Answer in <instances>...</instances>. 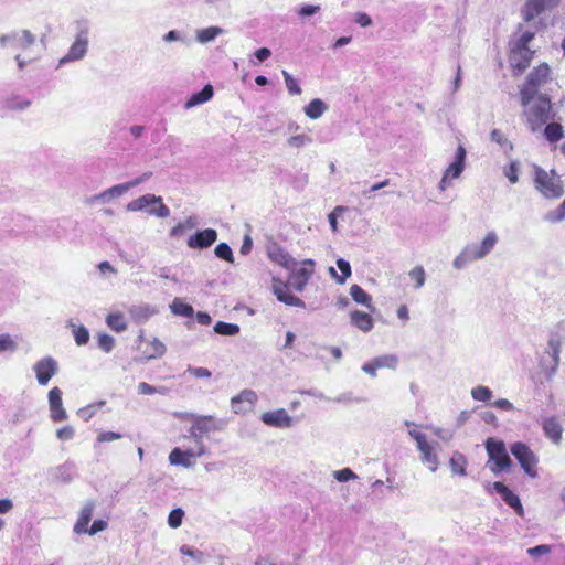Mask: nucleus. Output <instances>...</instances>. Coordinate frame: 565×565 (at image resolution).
<instances>
[{"label":"nucleus","mask_w":565,"mask_h":565,"mask_svg":"<svg viewBox=\"0 0 565 565\" xmlns=\"http://www.w3.org/2000/svg\"><path fill=\"white\" fill-rule=\"evenodd\" d=\"M534 31L525 30L521 33L513 34L512 39L510 40L509 63L514 72V75L522 74L530 66L534 51H532L527 45L534 39Z\"/></svg>","instance_id":"obj_1"},{"label":"nucleus","mask_w":565,"mask_h":565,"mask_svg":"<svg viewBox=\"0 0 565 565\" xmlns=\"http://www.w3.org/2000/svg\"><path fill=\"white\" fill-rule=\"evenodd\" d=\"M126 210L128 212H146L147 214L158 218H168L170 216V210L163 203V199L151 193L143 194L130 201L127 204Z\"/></svg>","instance_id":"obj_2"},{"label":"nucleus","mask_w":565,"mask_h":565,"mask_svg":"<svg viewBox=\"0 0 565 565\" xmlns=\"http://www.w3.org/2000/svg\"><path fill=\"white\" fill-rule=\"evenodd\" d=\"M494 247V233L490 232L480 244L467 245L461 253L456 256L452 265L456 269L465 268L469 263L478 260L488 255Z\"/></svg>","instance_id":"obj_3"},{"label":"nucleus","mask_w":565,"mask_h":565,"mask_svg":"<svg viewBox=\"0 0 565 565\" xmlns=\"http://www.w3.org/2000/svg\"><path fill=\"white\" fill-rule=\"evenodd\" d=\"M534 182L536 190L547 199H557L564 193L562 181L554 170L547 172L536 167Z\"/></svg>","instance_id":"obj_4"},{"label":"nucleus","mask_w":565,"mask_h":565,"mask_svg":"<svg viewBox=\"0 0 565 565\" xmlns=\"http://www.w3.org/2000/svg\"><path fill=\"white\" fill-rule=\"evenodd\" d=\"M409 436L416 441L417 449L422 454L423 463L427 465L430 471L435 472L438 469L439 460H438V451L440 450V446L438 443H429L426 438V435L417 431L409 430Z\"/></svg>","instance_id":"obj_5"},{"label":"nucleus","mask_w":565,"mask_h":565,"mask_svg":"<svg viewBox=\"0 0 565 565\" xmlns=\"http://www.w3.org/2000/svg\"><path fill=\"white\" fill-rule=\"evenodd\" d=\"M550 75V66L543 63L535 67L527 76L526 83L521 89V98L523 105H529L535 97L539 87L544 84Z\"/></svg>","instance_id":"obj_6"},{"label":"nucleus","mask_w":565,"mask_h":565,"mask_svg":"<svg viewBox=\"0 0 565 565\" xmlns=\"http://www.w3.org/2000/svg\"><path fill=\"white\" fill-rule=\"evenodd\" d=\"M88 34L89 28L87 22H79L75 40L66 55L60 60V65L79 61L85 57L88 50Z\"/></svg>","instance_id":"obj_7"},{"label":"nucleus","mask_w":565,"mask_h":565,"mask_svg":"<svg viewBox=\"0 0 565 565\" xmlns=\"http://www.w3.org/2000/svg\"><path fill=\"white\" fill-rule=\"evenodd\" d=\"M184 417L192 420V426L189 429V434L191 437H193L195 440L196 438H201V435L198 434H204L209 431H215L221 430L225 426V423L223 420H216L211 415H198L193 413H186L184 414Z\"/></svg>","instance_id":"obj_8"},{"label":"nucleus","mask_w":565,"mask_h":565,"mask_svg":"<svg viewBox=\"0 0 565 565\" xmlns=\"http://www.w3.org/2000/svg\"><path fill=\"white\" fill-rule=\"evenodd\" d=\"M526 115L532 131L540 129L552 119L550 99L545 96H540L536 103L527 108Z\"/></svg>","instance_id":"obj_9"},{"label":"nucleus","mask_w":565,"mask_h":565,"mask_svg":"<svg viewBox=\"0 0 565 565\" xmlns=\"http://www.w3.org/2000/svg\"><path fill=\"white\" fill-rule=\"evenodd\" d=\"M511 452L518 459L519 463L527 476L531 478H535L537 476L535 470L537 459L533 451L525 444H513L511 447Z\"/></svg>","instance_id":"obj_10"},{"label":"nucleus","mask_w":565,"mask_h":565,"mask_svg":"<svg viewBox=\"0 0 565 565\" xmlns=\"http://www.w3.org/2000/svg\"><path fill=\"white\" fill-rule=\"evenodd\" d=\"M32 370L35 373V377L38 384L41 386H45L49 384L50 380L58 373V363L52 356H45L36 361Z\"/></svg>","instance_id":"obj_11"},{"label":"nucleus","mask_w":565,"mask_h":565,"mask_svg":"<svg viewBox=\"0 0 565 565\" xmlns=\"http://www.w3.org/2000/svg\"><path fill=\"white\" fill-rule=\"evenodd\" d=\"M466 149L463 146H459L455 156V160L446 169L440 182L439 190L445 191L450 185V179H457L460 177L465 169Z\"/></svg>","instance_id":"obj_12"},{"label":"nucleus","mask_w":565,"mask_h":565,"mask_svg":"<svg viewBox=\"0 0 565 565\" xmlns=\"http://www.w3.org/2000/svg\"><path fill=\"white\" fill-rule=\"evenodd\" d=\"M34 43L35 36L29 30H22L20 32L13 31L8 34L0 35V46L2 49L7 47L8 45L28 49Z\"/></svg>","instance_id":"obj_13"},{"label":"nucleus","mask_w":565,"mask_h":565,"mask_svg":"<svg viewBox=\"0 0 565 565\" xmlns=\"http://www.w3.org/2000/svg\"><path fill=\"white\" fill-rule=\"evenodd\" d=\"M302 267L290 269L292 271L290 277V285L299 292H301L308 284L315 270V262L312 259H305Z\"/></svg>","instance_id":"obj_14"},{"label":"nucleus","mask_w":565,"mask_h":565,"mask_svg":"<svg viewBox=\"0 0 565 565\" xmlns=\"http://www.w3.org/2000/svg\"><path fill=\"white\" fill-rule=\"evenodd\" d=\"M50 417L53 422H63L68 418L66 411L63 407L62 391L55 386L50 390L47 394Z\"/></svg>","instance_id":"obj_15"},{"label":"nucleus","mask_w":565,"mask_h":565,"mask_svg":"<svg viewBox=\"0 0 565 565\" xmlns=\"http://www.w3.org/2000/svg\"><path fill=\"white\" fill-rule=\"evenodd\" d=\"M257 401V395L252 390H243L239 394L231 399V405L235 414H244L254 407Z\"/></svg>","instance_id":"obj_16"},{"label":"nucleus","mask_w":565,"mask_h":565,"mask_svg":"<svg viewBox=\"0 0 565 565\" xmlns=\"http://www.w3.org/2000/svg\"><path fill=\"white\" fill-rule=\"evenodd\" d=\"M267 256L274 263L282 266L286 269H294L295 266L298 265L296 259H294L280 245L277 243H270L266 248Z\"/></svg>","instance_id":"obj_17"},{"label":"nucleus","mask_w":565,"mask_h":565,"mask_svg":"<svg viewBox=\"0 0 565 565\" xmlns=\"http://www.w3.org/2000/svg\"><path fill=\"white\" fill-rule=\"evenodd\" d=\"M217 239V232L213 228H205L191 235L186 242L189 248L204 249L212 246Z\"/></svg>","instance_id":"obj_18"},{"label":"nucleus","mask_w":565,"mask_h":565,"mask_svg":"<svg viewBox=\"0 0 565 565\" xmlns=\"http://www.w3.org/2000/svg\"><path fill=\"white\" fill-rule=\"evenodd\" d=\"M262 420L266 425L276 428H289L292 426V418L284 408L263 413Z\"/></svg>","instance_id":"obj_19"},{"label":"nucleus","mask_w":565,"mask_h":565,"mask_svg":"<svg viewBox=\"0 0 565 565\" xmlns=\"http://www.w3.org/2000/svg\"><path fill=\"white\" fill-rule=\"evenodd\" d=\"M497 494L519 515H524V509L518 494L511 491L507 486L497 481Z\"/></svg>","instance_id":"obj_20"},{"label":"nucleus","mask_w":565,"mask_h":565,"mask_svg":"<svg viewBox=\"0 0 565 565\" xmlns=\"http://www.w3.org/2000/svg\"><path fill=\"white\" fill-rule=\"evenodd\" d=\"M542 429L546 438L554 445H559L563 439V427L555 416H550L543 419Z\"/></svg>","instance_id":"obj_21"},{"label":"nucleus","mask_w":565,"mask_h":565,"mask_svg":"<svg viewBox=\"0 0 565 565\" xmlns=\"http://www.w3.org/2000/svg\"><path fill=\"white\" fill-rule=\"evenodd\" d=\"M95 509V502L88 500L79 511L78 519L74 525V532L76 534H86L88 531V523L92 520L93 512Z\"/></svg>","instance_id":"obj_22"},{"label":"nucleus","mask_w":565,"mask_h":565,"mask_svg":"<svg viewBox=\"0 0 565 565\" xmlns=\"http://www.w3.org/2000/svg\"><path fill=\"white\" fill-rule=\"evenodd\" d=\"M350 320L353 326L363 332L371 331L374 324L372 317L360 310L351 311Z\"/></svg>","instance_id":"obj_23"},{"label":"nucleus","mask_w":565,"mask_h":565,"mask_svg":"<svg viewBox=\"0 0 565 565\" xmlns=\"http://www.w3.org/2000/svg\"><path fill=\"white\" fill-rule=\"evenodd\" d=\"M547 8L550 7L546 4L545 0H529L522 10L523 19L529 22Z\"/></svg>","instance_id":"obj_24"},{"label":"nucleus","mask_w":565,"mask_h":565,"mask_svg":"<svg viewBox=\"0 0 565 565\" xmlns=\"http://www.w3.org/2000/svg\"><path fill=\"white\" fill-rule=\"evenodd\" d=\"M214 89L212 85H205L200 92L194 93L184 104L185 109L206 103L213 97Z\"/></svg>","instance_id":"obj_25"},{"label":"nucleus","mask_w":565,"mask_h":565,"mask_svg":"<svg viewBox=\"0 0 565 565\" xmlns=\"http://www.w3.org/2000/svg\"><path fill=\"white\" fill-rule=\"evenodd\" d=\"M224 30L220 26H209L204 29H198L195 31V39L201 44H206L214 41L218 35L223 34Z\"/></svg>","instance_id":"obj_26"},{"label":"nucleus","mask_w":565,"mask_h":565,"mask_svg":"<svg viewBox=\"0 0 565 565\" xmlns=\"http://www.w3.org/2000/svg\"><path fill=\"white\" fill-rule=\"evenodd\" d=\"M303 110L306 116L310 119H318L328 110V105L322 99L315 98L305 107Z\"/></svg>","instance_id":"obj_27"},{"label":"nucleus","mask_w":565,"mask_h":565,"mask_svg":"<svg viewBox=\"0 0 565 565\" xmlns=\"http://www.w3.org/2000/svg\"><path fill=\"white\" fill-rule=\"evenodd\" d=\"M350 296L356 303H360L372 311L374 310L371 296L359 285H352L350 287Z\"/></svg>","instance_id":"obj_28"},{"label":"nucleus","mask_w":565,"mask_h":565,"mask_svg":"<svg viewBox=\"0 0 565 565\" xmlns=\"http://www.w3.org/2000/svg\"><path fill=\"white\" fill-rule=\"evenodd\" d=\"M467 465H468L467 458L458 451H455L449 459V467L454 475H458L461 477L466 476L467 475V472H466Z\"/></svg>","instance_id":"obj_29"},{"label":"nucleus","mask_w":565,"mask_h":565,"mask_svg":"<svg viewBox=\"0 0 565 565\" xmlns=\"http://www.w3.org/2000/svg\"><path fill=\"white\" fill-rule=\"evenodd\" d=\"M129 313L132 319L138 322H143L148 320L151 316L156 313V310L148 305L145 306H132L129 309Z\"/></svg>","instance_id":"obj_30"},{"label":"nucleus","mask_w":565,"mask_h":565,"mask_svg":"<svg viewBox=\"0 0 565 565\" xmlns=\"http://www.w3.org/2000/svg\"><path fill=\"white\" fill-rule=\"evenodd\" d=\"M170 310L173 315L188 317V318H190L194 315L193 307L185 303L181 298H175L171 302Z\"/></svg>","instance_id":"obj_31"},{"label":"nucleus","mask_w":565,"mask_h":565,"mask_svg":"<svg viewBox=\"0 0 565 565\" xmlns=\"http://www.w3.org/2000/svg\"><path fill=\"white\" fill-rule=\"evenodd\" d=\"M511 462L504 443L497 440V471L507 469L511 466Z\"/></svg>","instance_id":"obj_32"},{"label":"nucleus","mask_w":565,"mask_h":565,"mask_svg":"<svg viewBox=\"0 0 565 565\" xmlns=\"http://www.w3.org/2000/svg\"><path fill=\"white\" fill-rule=\"evenodd\" d=\"M106 323L111 330L116 332H122L127 329V322L125 320V316L121 312L109 313L106 317Z\"/></svg>","instance_id":"obj_33"},{"label":"nucleus","mask_w":565,"mask_h":565,"mask_svg":"<svg viewBox=\"0 0 565 565\" xmlns=\"http://www.w3.org/2000/svg\"><path fill=\"white\" fill-rule=\"evenodd\" d=\"M546 353L552 356L553 366L551 373L554 374L559 364L561 341L558 339H550L546 348Z\"/></svg>","instance_id":"obj_34"},{"label":"nucleus","mask_w":565,"mask_h":565,"mask_svg":"<svg viewBox=\"0 0 565 565\" xmlns=\"http://www.w3.org/2000/svg\"><path fill=\"white\" fill-rule=\"evenodd\" d=\"M68 326L72 328V332L77 345H85L88 343L89 331L85 326H76L73 322H70Z\"/></svg>","instance_id":"obj_35"},{"label":"nucleus","mask_w":565,"mask_h":565,"mask_svg":"<svg viewBox=\"0 0 565 565\" xmlns=\"http://www.w3.org/2000/svg\"><path fill=\"white\" fill-rule=\"evenodd\" d=\"M213 329L215 333L221 335H236L241 330L238 324L224 321H217Z\"/></svg>","instance_id":"obj_36"},{"label":"nucleus","mask_w":565,"mask_h":565,"mask_svg":"<svg viewBox=\"0 0 565 565\" xmlns=\"http://www.w3.org/2000/svg\"><path fill=\"white\" fill-rule=\"evenodd\" d=\"M544 136L551 142L558 141L559 139L563 138L562 125H559L557 122L547 124L544 129Z\"/></svg>","instance_id":"obj_37"},{"label":"nucleus","mask_w":565,"mask_h":565,"mask_svg":"<svg viewBox=\"0 0 565 565\" xmlns=\"http://www.w3.org/2000/svg\"><path fill=\"white\" fill-rule=\"evenodd\" d=\"M214 254L220 259L226 260L231 264L234 263L233 252L227 243H220L216 245L214 248Z\"/></svg>","instance_id":"obj_38"},{"label":"nucleus","mask_w":565,"mask_h":565,"mask_svg":"<svg viewBox=\"0 0 565 565\" xmlns=\"http://www.w3.org/2000/svg\"><path fill=\"white\" fill-rule=\"evenodd\" d=\"M544 220L550 223H558L565 220V200L555 210L547 212Z\"/></svg>","instance_id":"obj_39"},{"label":"nucleus","mask_w":565,"mask_h":565,"mask_svg":"<svg viewBox=\"0 0 565 565\" xmlns=\"http://www.w3.org/2000/svg\"><path fill=\"white\" fill-rule=\"evenodd\" d=\"M375 365H377V369H392L394 370L397 366L398 359L394 354H386L382 356H377L374 359Z\"/></svg>","instance_id":"obj_40"},{"label":"nucleus","mask_w":565,"mask_h":565,"mask_svg":"<svg viewBox=\"0 0 565 565\" xmlns=\"http://www.w3.org/2000/svg\"><path fill=\"white\" fill-rule=\"evenodd\" d=\"M409 278L415 281V288L419 289L425 285L426 274L423 266H415L409 273Z\"/></svg>","instance_id":"obj_41"},{"label":"nucleus","mask_w":565,"mask_h":565,"mask_svg":"<svg viewBox=\"0 0 565 565\" xmlns=\"http://www.w3.org/2000/svg\"><path fill=\"white\" fill-rule=\"evenodd\" d=\"M169 461H170L171 465H180V466H183L185 468H189L191 466V461L186 460L184 458L183 450H181L180 448H174L170 452Z\"/></svg>","instance_id":"obj_42"},{"label":"nucleus","mask_w":565,"mask_h":565,"mask_svg":"<svg viewBox=\"0 0 565 565\" xmlns=\"http://www.w3.org/2000/svg\"><path fill=\"white\" fill-rule=\"evenodd\" d=\"M282 76L290 95H300L302 93V89L297 81L287 71H282Z\"/></svg>","instance_id":"obj_43"},{"label":"nucleus","mask_w":565,"mask_h":565,"mask_svg":"<svg viewBox=\"0 0 565 565\" xmlns=\"http://www.w3.org/2000/svg\"><path fill=\"white\" fill-rule=\"evenodd\" d=\"M97 342H98V348L106 353H109L115 347L114 337H111L107 333L99 334Z\"/></svg>","instance_id":"obj_44"},{"label":"nucleus","mask_w":565,"mask_h":565,"mask_svg":"<svg viewBox=\"0 0 565 565\" xmlns=\"http://www.w3.org/2000/svg\"><path fill=\"white\" fill-rule=\"evenodd\" d=\"M311 142H312L311 137H309L308 135H305V134L292 136L287 140L288 146H290L292 148H297V149L302 148L306 145H309Z\"/></svg>","instance_id":"obj_45"},{"label":"nucleus","mask_w":565,"mask_h":565,"mask_svg":"<svg viewBox=\"0 0 565 565\" xmlns=\"http://www.w3.org/2000/svg\"><path fill=\"white\" fill-rule=\"evenodd\" d=\"M18 348L17 342L11 338L10 334H0V352H14Z\"/></svg>","instance_id":"obj_46"},{"label":"nucleus","mask_w":565,"mask_h":565,"mask_svg":"<svg viewBox=\"0 0 565 565\" xmlns=\"http://www.w3.org/2000/svg\"><path fill=\"white\" fill-rule=\"evenodd\" d=\"M130 190V186L128 182L116 184L109 189H107V193L109 196V200H114L116 198L122 196L125 193H127Z\"/></svg>","instance_id":"obj_47"},{"label":"nucleus","mask_w":565,"mask_h":565,"mask_svg":"<svg viewBox=\"0 0 565 565\" xmlns=\"http://www.w3.org/2000/svg\"><path fill=\"white\" fill-rule=\"evenodd\" d=\"M167 391L168 390L166 387H162V386L156 387L146 382H141L138 384V393L143 394V395H151V394H156V393L166 394Z\"/></svg>","instance_id":"obj_48"},{"label":"nucleus","mask_w":565,"mask_h":565,"mask_svg":"<svg viewBox=\"0 0 565 565\" xmlns=\"http://www.w3.org/2000/svg\"><path fill=\"white\" fill-rule=\"evenodd\" d=\"M337 266L340 269V271L342 273L341 277L338 278V282L344 284L347 278H349L351 276V266H350L349 262H347L343 258H339L337 260Z\"/></svg>","instance_id":"obj_49"},{"label":"nucleus","mask_w":565,"mask_h":565,"mask_svg":"<svg viewBox=\"0 0 565 565\" xmlns=\"http://www.w3.org/2000/svg\"><path fill=\"white\" fill-rule=\"evenodd\" d=\"M486 449L489 456V460L486 465L491 472H494V438L489 437L486 441Z\"/></svg>","instance_id":"obj_50"},{"label":"nucleus","mask_w":565,"mask_h":565,"mask_svg":"<svg viewBox=\"0 0 565 565\" xmlns=\"http://www.w3.org/2000/svg\"><path fill=\"white\" fill-rule=\"evenodd\" d=\"M183 515H184V512L182 509L178 508V509L172 510L168 518L169 526L172 529L179 527L182 523Z\"/></svg>","instance_id":"obj_51"},{"label":"nucleus","mask_w":565,"mask_h":565,"mask_svg":"<svg viewBox=\"0 0 565 565\" xmlns=\"http://www.w3.org/2000/svg\"><path fill=\"white\" fill-rule=\"evenodd\" d=\"M347 211V207L345 206H342V205H338L333 209V211L328 215V220H329V223H330V227L332 230L333 233L338 232V221H337V217L338 215H341L342 213H344Z\"/></svg>","instance_id":"obj_52"},{"label":"nucleus","mask_w":565,"mask_h":565,"mask_svg":"<svg viewBox=\"0 0 565 565\" xmlns=\"http://www.w3.org/2000/svg\"><path fill=\"white\" fill-rule=\"evenodd\" d=\"M334 479H337L339 482H345L349 480H355L358 476L349 468H343L341 470H335L333 472Z\"/></svg>","instance_id":"obj_53"},{"label":"nucleus","mask_w":565,"mask_h":565,"mask_svg":"<svg viewBox=\"0 0 565 565\" xmlns=\"http://www.w3.org/2000/svg\"><path fill=\"white\" fill-rule=\"evenodd\" d=\"M195 443H196V446H198L196 450L188 449V450L183 451L184 458L186 460H190L191 458H194V457H201V456H203L205 454V447L203 445L202 439L201 438H196Z\"/></svg>","instance_id":"obj_54"},{"label":"nucleus","mask_w":565,"mask_h":565,"mask_svg":"<svg viewBox=\"0 0 565 565\" xmlns=\"http://www.w3.org/2000/svg\"><path fill=\"white\" fill-rule=\"evenodd\" d=\"M471 395L476 401L486 402L490 399L492 392L484 386H478L471 391Z\"/></svg>","instance_id":"obj_55"},{"label":"nucleus","mask_w":565,"mask_h":565,"mask_svg":"<svg viewBox=\"0 0 565 565\" xmlns=\"http://www.w3.org/2000/svg\"><path fill=\"white\" fill-rule=\"evenodd\" d=\"M180 553L182 555L192 557L193 559H195L199 563H201L203 561V556H204L203 552L195 550L189 545H182L180 547Z\"/></svg>","instance_id":"obj_56"},{"label":"nucleus","mask_w":565,"mask_h":565,"mask_svg":"<svg viewBox=\"0 0 565 565\" xmlns=\"http://www.w3.org/2000/svg\"><path fill=\"white\" fill-rule=\"evenodd\" d=\"M31 106L30 99L13 98L8 103V107L12 110H24Z\"/></svg>","instance_id":"obj_57"},{"label":"nucleus","mask_w":565,"mask_h":565,"mask_svg":"<svg viewBox=\"0 0 565 565\" xmlns=\"http://www.w3.org/2000/svg\"><path fill=\"white\" fill-rule=\"evenodd\" d=\"M552 551L551 546L550 545H546V544H541V545H536L534 547H530L527 548V554L532 557H539L541 555H547L550 554Z\"/></svg>","instance_id":"obj_58"},{"label":"nucleus","mask_w":565,"mask_h":565,"mask_svg":"<svg viewBox=\"0 0 565 565\" xmlns=\"http://www.w3.org/2000/svg\"><path fill=\"white\" fill-rule=\"evenodd\" d=\"M519 172V163L516 161H512L510 166L504 170L505 177L509 179L511 183H516Z\"/></svg>","instance_id":"obj_59"},{"label":"nucleus","mask_w":565,"mask_h":565,"mask_svg":"<svg viewBox=\"0 0 565 565\" xmlns=\"http://www.w3.org/2000/svg\"><path fill=\"white\" fill-rule=\"evenodd\" d=\"M150 345L152 348V353L149 355V359L162 356L164 354L166 345L158 339H153Z\"/></svg>","instance_id":"obj_60"},{"label":"nucleus","mask_w":565,"mask_h":565,"mask_svg":"<svg viewBox=\"0 0 565 565\" xmlns=\"http://www.w3.org/2000/svg\"><path fill=\"white\" fill-rule=\"evenodd\" d=\"M280 302H284L287 306L305 308V302L300 298H298L289 292L286 296H284V298L280 300Z\"/></svg>","instance_id":"obj_61"},{"label":"nucleus","mask_w":565,"mask_h":565,"mask_svg":"<svg viewBox=\"0 0 565 565\" xmlns=\"http://www.w3.org/2000/svg\"><path fill=\"white\" fill-rule=\"evenodd\" d=\"M273 292L279 301L288 294L287 287L279 280H274Z\"/></svg>","instance_id":"obj_62"},{"label":"nucleus","mask_w":565,"mask_h":565,"mask_svg":"<svg viewBox=\"0 0 565 565\" xmlns=\"http://www.w3.org/2000/svg\"><path fill=\"white\" fill-rule=\"evenodd\" d=\"M74 428L72 426H65L56 431V437L60 440H70L74 437Z\"/></svg>","instance_id":"obj_63"},{"label":"nucleus","mask_w":565,"mask_h":565,"mask_svg":"<svg viewBox=\"0 0 565 565\" xmlns=\"http://www.w3.org/2000/svg\"><path fill=\"white\" fill-rule=\"evenodd\" d=\"M107 525L108 524L106 521L96 520L93 522L92 526L88 527V531L86 532V534L95 535L96 533L104 531L107 527Z\"/></svg>","instance_id":"obj_64"}]
</instances>
